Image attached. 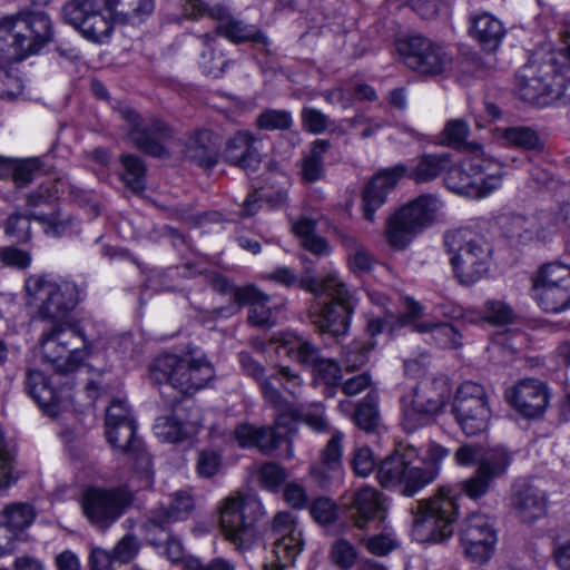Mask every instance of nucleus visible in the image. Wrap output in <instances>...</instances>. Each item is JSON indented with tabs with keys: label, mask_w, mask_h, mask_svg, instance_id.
I'll use <instances>...</instances> for the list:
<instances>
[{
	"label": "nucleus",
	"mask_w": 570,
	"mask_h": 570,
	"mask_svg": "<svg viewBox=\"0 0 570 570\" xmlns=\"http://www.w3.org/2000/svg\"><path fill=\"white\" fill-rule=\"evenodd\" d=\"M124 171L121 180L134 191H140L145 188L146 167L142 160L135 155L124 154L120 157Z\"/></svg>",
	"instance_id": "obj_46"
},
{
	"label": "nucleus",
	"mask_w": 570,
	"mask_h": 570,
	"mask_svg": "<svg viewBox=\"0 0 570 570\" xmlns=\"http://www.w3.org/2000/svg\"><path fill=\"white\" fill-rule=\"evenodd\" d=\"M468 35L484 51H495L504 36L505 28L500 19L488 11H474L469 16Z\"/></svg>",
	"instance_id": "obj_31"
},
{
	"label": "nucleus",
	"mask_w": 570,
	"mask_h": 570,
	"mask_svg": "<svg viewBox=\"0 0 570 570\" xmlns=\"http://www.w3.org/2000/svg\"><path fill=\"white\" fill-rule=\"evenodd\" d=\"M513 508L522 522L532 523L547 512L546 494L534 487L527 485L515 493Z\"/></svg>",
	"instance_id": "obj_36"
},
{
	"label": "nucleus",
	"mask_w": 570,
	"mask_h": 570,
	"mask_svg": "<svg viewBox=\"0 0 570 570\" xmlns=\"http://www.w3.org/2000/svg\"><path fill=\"white\" fill-rule=\"evenodd\" d=\"M452 413L465 435L474 436L487 431L491 409L484 386L471 381L462 383L454 394Z\"/></svg>",
	"instance_id": "obj_15"
},
{
	"label": "nucleus",
	"mask_w": 570,
	"mask_h": 570,
	"mask_svg": "<svg viewBox=\"0 0 570 570\" xmlns=\"http://www.w3.org/2000/svg\"><path fill=\"white\" fill-rule=\"evenodd\" d=\"M504 139L512 146L539 150L543 144L535 130L529 127H510L504 130Z\"/></svg>",
	"instance_id": "obj_52"
},
{
	"label": "nucleus",
	"mask_w": 570,
	"mask_h": 570,
	"mask_svg": "<svg viewBox=\"0 0 570 570\" xmlns=\"http://www.w3.org/2000/svg\"><path fill=\"white\" fill-rule=\"evenodd\" d=\"M276 344L277 353L284 352L302 366L313 370L324 357L320 348L303 336L294 333H279L274 335L269 345Z\"/></svg>",
	"instance_id": "obj_32"
},
{
	"label": "nucleus",
	"mask_w": 570,
	"mask_h": 570,
	"mask_svg": "<svg viewBox=\"0 0 570 570\" xmlns=\"http://www.w3.org/2000/svg\"><path fill=\"white\" fill-rule=\"evenodd\" d=\"M285 416H279L275 426H257L242 423L234 430V439L242 448L257 449L264 454L274 452L282 442H287V433L282 431L285 426Z\"/></svg>",
	"instance_id": "obj_25"
},
{
	"label": "nucleus",
	"mask_w": 570,
	"mask_h": 570,
	"mask_svg": "<svg viewBox=\"0 0 570 570\" xmlns=\"http://www.w3.org/2000/svg\"><path fill=\"white\" fill-rule=\"evenodd\" d=\"M460 537L465 556L479 564L490 560L498 541L491 518L479 512L471 513L463 521Z\"/></svg>",
	"instance_id": "obj_20"
},
{
	"label": "nucleus",
	"mask_w": 570,
	"mask_h": 570,
	"mask_svg": "<svg viewBox=\"0 0 570 570\" xmlns=\"http://www.w3.org/2000/svg\"><path fill=\"white\" fill-rule=\"evenodd\" d=\"M412 535L420 542H442L454 532L458 505L451 489L442 487L413 510Z\"/></svg>",
	"instance_id": "obj_9"
},
{
	"label": "nucleus",
	"mask_w": 570,
	"mask_h": 570,
	"mask_svg": "<svg viewBox=\"0 0 570 570\" xmlns=\"http://www.w3.org/2000/svg\"><path fill=\"white\" fill-rule=\"evenodd\" d=\"M30 218L42 224L45 233L52 237L61 236L69 226L68 222L60 218L58 212L45 215L31 214L30 216L13 213L8 217L4 224L6 235L17 243H27L31 238Z\"/></svg>",
	"instance_id": "obj_28"
},
{
	"label": "nucleus",
	"mask_w": 570,
	"mask_h": 570,
	"mask_svg": "<svg viewBox=\"0 0 570 570\" xmlns=\"http://www.w3.org/2000/svg\"><path fill=\"white\" fill-rule=\"evenodd\" d=\"M313 519L320 524L333 523L338 517V507L330 498L321 497L313 501L309 507Z\"/></svg>",
	"instance_id": "obj_58"
},
{
	"label": "nucleus",
	"mask_w": 570,
	"mask_h": 570,
	"mask_svg": "<svg viewBox=\"0 0 570 570\" xmlns=\"http://www.w3.org/2000/svg\"><path fill=\"white\" fill-rule=\"evenodd\" d=\"M26 389L28 394L41 406L50 409L59 402V394L49 379L38 370L27 373Z\"/></svg>",
	"instance_id": "obj_40"
},
{
	"label": "nucleus",
	"mask_w": 570,
	"mask_h": 570,
	"mask_svg": "<svg viewBox=\"0 0 570 570\" xmlns=\"http://www.w3.org/2000/svg\"><path fill=\"white\" fill-rule=\"evenodd\" d=\"M341 504L352 524L365 530L371 522L379 521L384 524L387 517V507L384 497L376 489L364 487L341 497Z\"/></svg>",
	"instance_id": "obj_21"
},
{
	"label": "nucleus",
	"mask_w": 570,
	"mask_h": 570,
	"mask_svg": "<svg viewBox=\"0 0 570 570\" xmlns=\"http://www.w3.org/2000/svg\"><path fill=\"white\" fill-rule=\"evenodd\" d=\"M453 459L459 466L476 465L475 472L461 482V491L472 500L484 497L495 479L503 476L512 454L504 446L485 448L480 443H466L456 449Z\"/></svg>",
	"instance_id": "obj_5"
},
{
	"label": "nucleus",
	"mask_w": 570,
	"mask_h": 570,
	"mask_svg": "<svg viewBox=\"0 0 570 570\" xmlns=\"http://www.w3.org/2000/svg\"><path fill=\"white\" fill-rule=\"evenodd\" d=\"M450 164L451 156L448 153L424 154L412 168L404 164H397L383 169L368 181L363 190L364 218L371 223L375 220L376 209L384 204L386 195L401 178L407 177L417 184L429 183L445 171Z\"/></svg>",
	"instance_id": "obj_1"
},
{
	"label": "nucleus",
	"mask_w": 570,
	"mask_h": 570,
	"mask_svg": "<svg viewBox=\"0 0 570 570\" xmlns=\"http://www.w3.org/2000/svg\"><path fill=\"white\" fill-rule=\"evenodd\" d=\"M195 507L194 497L188 490H178L170 495L168 507L151 511L146 529L151 537L157 530H166L178 521L186 520Z\"/></svg>",
	"instance_id": "obj_29"
},
{
	"label": "nucleus",
	"mask_w": 570,
	"mask_h": 570,
	"mask_svg": "<svg viewBox=\"0 0 570 570\" xmlns=\"http://www.w3.org/2000/svg\"><path fill=\"white\" fill-rule=\"evenodd\" d=\"M219 138L210 130H197L185 142V156L204 168L216 165Z\"/></svg>",
	"instance_id": "obj_33"
},
{
	"label": "nucleus",
	"mask_w": 570,
	"mask_h": 570,
	"mask_svg": "<svg viewBox=\"0 0 570 570\" xmlns=\"http://www.w3.org/2000/svg\"><path fill=\"white\" fill-rule=\"evenodd\" d=\"M10 179H12L18 187H24L31 183L35 173L39 170V161L35 158L14 159Z\"/></svg>",
	"instance_id": "obj_63"
},
{
	"label": "nucleus",
	"mask_w": 570,
	"mask_h": 570,
	"mask_svg": "<svg viewBox=\"0 0 570 570\" xmlns=\"http://www.w3.org/2000/svg\"><path fill=\"white\" fill-rule=\"evenodd\" d=\"M484 318L494 325H507L514 321L515 314L502 301H488L484 305Z\"/></svg>",
	"instance_id": "obj_59"
},
{
	"label": "nucleus",
	"mask_w": 570,
	"mask_h": 570,
	"mask_svg": "<svg viewBox=\"0 0 570 570\" xmlns=\"http://www.w3.org/2000/svg\"><path fill=\"white\" fill-rule=\"evenodd\" d=\"M257 479L264 489L277 491L286 479L285 470L276 463L269 462L263 464L257 472Z\"/></svg>",
	"instance_id": "obj_57"
},
{
	"label": "nucleus",
	"mask_w": 570,
	"mask_h": 570,
	"mask_svg": "<svg viewBox=\"0 0 570 570\" xmlns=\"http://www.w3.org/2000/svg\"><path fill=\"white\" fill-rule=\"evenodd\" d=\"M503 166L493 159L472 157L459 165L450 164L444 183L456 194L485 197L502 185Z\"/></svg>",
	"instance_id": "obj_11"
},
{
	"label": "nucleus",
	"mask_w": 570,
	"mask_h": 570,
	"mask_svg": "<svg viewBox=\"0 0 570 570\" xmlns=\"http://www.w3.org/2000/svg\"><path fill=\"white\" fill-rule=\"evenodd\" d=\"M293 124L289 111L278 109H267L258 115L256 125L264 130H284Z\"/></svg>",
	"instance_id": "obj_54"
},
{
	"label": "nucleus",
	"mask_w": 570,
	"mask_h": 570,
	"mask_svg": "<svg viewBox=\"0 0 570 570\" xmlns=\"http://www.w3.org/2000/svg\"><path fill=\"white\" fill-rule=\"evenodd\" d=\"M507 401L523 416H540L548 405V391L538 380L528 379L505 391Z\"/></svg>",
	"instance_id": "obj_27"
},
{
	"label": "nucleus",
	"mask_w": 570,
	"mask_h": 570,
	"mask_svg": "<svg viewBox=\"0 0 570 570\" xmlns=\"http://www.w3.org/2000/svg\"><path fill=\"white\" fill-rule=\"evenodd\" d=\"M340 239L347 253L350 268L355 273H367L374 259L365 246L351 234H341Z\"/></svg>",
	"instance_id": "obj_43"
},
{
	"label": "nucleus",
	"mask_w": 570,
	"mask_h": 570,
	"mask_svg": "<svg viewBox=\"0 0 570 570\" xmlns=\"http://www.w3.org/2000/svg\"><path fill=\"white\" fill-rule=\"evenodd\" d=\"M108 9L126 19H140L153 12L154 0H105Z\"/></svg>",
	"instance_id": "obj_48"
},
{
	"label": "nucleus",
	"mask_w": 570,
	"mask_h": 570,
	"mask_svg": "<svg viewBox=\"0 0 570 570\" xmlns=\"http://www.w3.org/2000/svg\"><path fill=\"white\" fill-rule=\"evenodd\" d=\"M120 115L130 125L128 138L136 148L154 157L168 155L163 140L169 137V129L164 122L155 119L145 124L129 107L120 109Z\"/></svg>",
	"instance_id": "obj_23"
},
{
	"label": "nucleus",
	"mask_w": 570,
	"mask_h": 570,
	"mask_svg": "<svg viewBox=\"0 0 570 570\" xmlns=\"http://www.w3.org/2000/svg\"><path fill=\"white\" fill-rule=\"evenodd\" d=\"M62 17L94 42L105 41L112 30V22L101 13L98 0H69L62 7Z\"/></svg>",
	"instance_id": "obj_19"
},
{
	"label": "nucleus",
	"mask_w": 570,
	"mask_h": 570,
	"mask_svg": "<svg viewBox=\"0 0 570 570\" xmlns=\"http://www.w3.org/2000/svg\"><path fill=\"white\" fill-rule=\"evenodd\" d=\"M1 515L3 518L2 524L10 531H22L29 528L36 518L32 505L22 502L7 505Z\"/></svg>",
	"instance_id": "obj_45"
},
{
	"label": "nucleus",
	"mask_w": 570,
	"mask_h": 570,
	"mask_svg": "<svg viewBox=\"0 0 570 570\" xmlns=\"http://www.w3.org/2000/svg\"><path fill=\"white\" fill-rule=\"evenodd\" d=\"M301 117L303 127L315 135L324 132L330 125L328 116L316 108L304 107Z\"/></svg>",
	"instance_id": "obj_64"
},
{
	"label": "nucleus",
	"mask_w": 570,
	"mask_h": 570,
	"mask_svg": "<svg viewBox=\"0 0 570 570\" xmlns=\"http://www.w3.org/2000/svg\"><path fill=\"white\" fill-rule=\"evenodd\" d=\"M375 346L374 342L354 341L343 347L342 361L347 370H356L368 360V352Z\"/></svg>",
	"instance_id": "obj_53"
},
{
	"label": "nucleus",
	"mask_w": 570,
	"mask_h": 570,
	"mask_svg": "<svg viewBox=\"0 0 570 570\" xmlns=\"http://www.w3.org/2000/svg\"><path fill=\"white\" fill-rule=\"evenodd\" d=\"M331 142L316 139L311 144L308 153L301 160V179L306 184L318 181L324 176V156L330 150Z\"/></svg>",
	"instance_id": "obj_39"
},
{
	"label": "nucleus",
	"mask_w": 570,
	"mask_h": 570,
	"mask_svg": "<svg viewBox=\"0 0 570 570\" xmlns=\"http://www.w3.org/2000/svg\"><path fill=\"white\" fill-rule=\"evenodd\" d=\"M401 403L403 426L410 432L425 425L438 414L433 407L429 406L428 399L417 385L402 396Z\"/></svg>",
	"instance_id": "obj_34"
},
{
	"label": "nucleus",
	"mask_w": 570,
	"mask_h": 570,
	"mask_svg": "<svg viewBox=\"0 0 570 570\" xmlns=\"http://www.w3.org/2000/svg\"><path fill=\"white\" fill-rule=\"evenodd\" d=\"M416 449L407 446L403 453L396 451L387 456L377 470V479L384 488L402 487V494L413 497L438 478V469L411 466Z\"/></svg>",
	"instance_id": "obj_14"
},
{
	"label": "nucleus",
	"mask_w": 570,
	"mask_h": 570,
	"mask_svg": "<svg viewBox=\"0 0 570 570\" xmlns=\"http://www.w3.org/2000/svg\"><path fill=\"white\" fill-rule=\"evenodd\" d=\"M26 292L27 305L37 308L40 318L55 323L72 321L68 314L78 304L79 292L76 284L32 275L26 281Z\"/></svg>",
	"instance_id": "obj_10"
},
{
	"label": "nucleus",
	"mask_w": 570,
	"mask_h": 570,
	"mask_svg": "<svg viewBox=\"0 0 570 570\" xmlns=\"http://www.w3.org/2000/svg\"><path fill=\"white\" fill-rule=\"evenodd\" d=\"M269 296L254 285L234 289V303L217 311L219 316L228 317L238 313L242 305L249 306L248 321L255 326H273L275 312L267 306Z\"/></svg>",
	"instance_id": "obj_24"
},
{
	"label": "nucleus",
	"mask_w": 570,
	"mask_h": 570,
	"mask_svg": "<svg viewBox=\"0 0 570 570\" xmlns=\"http://www.w3.org/2000/svg\"><path fill=\"white\" fill-rule=\"evenodd\" d=\"M200 39L203 40L206 50L202 52L199 63L205 73L217 78L222 75L227 61H225L222 57L214 56V50L217 45L216 36L205 33L200 37Z\"/></svg>",
	"instance_id": "obj_49"
},
{
	"label": "nucleus",
	"mask_w": 570,
	"mask_h": 570,
	"mask_svg": "<svg viewBox=\"0 0 570 570\" xmlns=\"http://www.w3.org/2000/svg\"><path fill=\"white\" fill-rule=\"evenodd\" d=\"M150 375L158 383L166 382L184 394H193L205 387L214 379L215 372L203 357L166 354L153 362Z\"/></svg>",
	"instance_id": "obj_12"
},
{
	"label": "nucleus",
	"mask_w": 570,
	"mask_h": 570,
	"mask_svg": "<svg viewBox=\"0 0 570 570\" xmlns=\"http://www.w3.org/2000/svg\"><path fill=\"white\" fill-rule=\"evenodd\" d=\"M377 402V394L370 392L364 401L358 404L354 420L361 429L372 431L376 428L380 419Z\"/></svg>",
	"instance_id": "obj_50"
},
{
	"label": "nucleus",
	"mask_w": 570,
	"mask_h": 570,
	"mask_svg": "<svg viewBox=\"0 0 570 570\" xmlns=\"http://www.w3.org/2000/svg\"><path fill=\"white\" fill-rule=\"evenodd\" d=\"M301 286L317 297H331V302L324 304L321 313L314 317L316 327L333 336L344 335L357 303L355 292L350 291L336 273H330L323 278L306 275L301 279Z\"/></svg>",
	"instance_id": "obj_4"
},
{
	"label": "nucleus",
	"mask_w": 570,
	"mask_h": 570,
	"mask_svg": "<svg viewBox=\"0 0 570 570\" xmlns=\"http://www.w3.org/2000/svg\"><path fill=\"white\" fill-rule=\"evenodd\" d=\"M121 423H136L131 416L130 409L125 400L115 399L110 403L106 412V433L115 442V426Z\"/></svg>",
	"instance_id": "obj_51"
},
{
	"label": "nucleus",
	"mask_w": 570,
	"mask_h": 570,
	"mask_svg": "<svg viewBox=\"0 0 570 570\" xmlns=\"http://www.w3.org/2000/svg\"><path fill=\"white\" fill-rule=\"evenodd\" d=\"M413 331L421 334H430L431 338L444 348H455L461 345V334L448 323H415L413 324Z\"/></svg>",
	"instance_id": "obj_42"
},
{
	"label": "nucleus",
	"mask_w": 570,
	"mask_h": 570,
	"mask_svg": "<svg viewBox=\"0 0 570 570\" xmlns=\"http://www.w3.org/2000/svg\"><path fill=\"white\" fill-rule=\"evenodd\" d=\"M262 514V503L253 495H228L219 510V524L225 538L238 549H247L255 540V522Z\"/></svg>",
	"instance_id": "obj_13"
},
{
	"label": "nucleus",
	"mask_w": 570,
	"mask_h": 570,
	"mask_svg": "<svg viewBox=\"0 0 570 570\" xmlns=\"http://www.w3.org/2000/svg\"><path fill=\"white\" fill-rule=\"evenodd\" d=\"M259 139L246 130L237 131L230 137L224 150V159L244 170L255 171L258 169L262 158L257 145Z\"/></svg>",
	"instance_id": "obj_30"
},
{
	"label": "nucleus",
	"mask_w": 570,
	"mask_h": 570,
	"mask_svg": "<svg viewBox=\"0 0 570 570\" xmlns=\"http://www.w3.org/2000/svg\"><path fill=\"white\" fill-rule=\"evenodd\" d=\"M553 57L535 53L515 75V92L524 101L538 106L570 104V78L554 69Z\"/></svg>",
	"instance_id": "obj_2"
},
{
	"label": "nucleus",
	"mask_w": 570,
	"mask_h": 570,
	"mask_svg": "<svg viewBox=\"0 0 570 570\" xmlns=\"http://www.w3.org/2000/svg\"><path fill=\"white\" fill-rule=\"evenodd\" d=\"M273 560L265 564V570H286L303 550V530L294 514L278 512L273 520Z\"/></svg>",
	"instance_id": "obj_18"
},
{
	"label": "nucleus",
	"mask_w": 570,
	"mask_h": 570,
	"mask_svg": "<svg viewBox=\"0 0 570 570\" xmlns=\"http://www.w3.org/2000/svg\"><path fill=\"white\" fill-rule=\"evenodd\" d=\"M131 500V492L126 487H91L82 493L81 509L92 525L107 529L120 518Z\"/></svg>",
	"instance_id": "obj_16"
},
{
	"label": "nucleus",
	"mask_w": 570,
	"mask_h": 570,
	"mask_svg": "<svg viewBox=\"0 0 570 570\" xmlns=\"http://www.w3.org/2000/svg\"><path fill=\"white\" fill-rule=\"evenodd\" d=\"M199 428V420L183 423L181 416L175 414L157 417L154 424V433L163 442L176 443L196 434Z\"/></svg>",
	"instance_id": "obj_38"
},
{
	"label": "nucleus",
	"mask_w": 570,
	"mask_h": 570,
	"mask_svg": "<svg viewBox=\"0 0 570 570\" xmlns=\"http://www.w3.org/2000/svg\"><path fill=\"white\" fill-rule=\"evenodd\" d=\"M331 559L342 570H348L355 564L357 552L350 541L338 539L332 546Z\"/></svg>",
	"instance_id": "obj_56"
},
{
	"label": "nucleus",
	"mask_w": 570,
	"mask_h": 570,
	"mask_svg": "<svg viewBox=\"0 0 570 570\" xmlns=\"http://www.w3.org/2000/svg\"><path fill=\"white\" fill-rule=\"evenodd\" d=\"M342 440L343 433L340 431H334L324 450L322 451L321 462L318 464H314L311 468L313 476L322 485H326L328 483L332 478L330 474L331 472H338L343 453Z\"/></svg>",
	"instance_id": "obj_37"
},
{
	"label": "nucleus",
	"mask_w": 570,
	"mask_h": 570,
	"mask_svg": "<svg viewBox=\"0 0 570 570\" xmlns=\"http://www.w3.org/2000/svg\"><path fill=\"white\" fill-rule=\"evenodd\" d=\"M22 89L23 83L17 70L0 68V98L13 99L22 92Z\"/></svg>",
	"instance_id": "obj_61"
},
{
	"label": "nucleus",
	"mask_w": 570,
	"mask_h": 570,
	"mask_svg": "<svg viewBox=\"0 0 570 570\" xmlns=\"http://www.w3.org/2000/svg\"><path fill=\"white\" fill-rule=\"evenodd\" d=\"M115 436L112 441L106 433L108 443L120 453L130 456L134 460L137 473L141 475L142 487H149L153 483L151 458L146 452L141 441L136 436V423H121L115 426Z\"/></svg>",
	"instance_id": "obj_26"
},
{
	"label": "nucleus",
	"mask_w": 570,
	"mask_h": 570,
	"mask_svg": "<svg viewBox=\"0 0 570 570\" xmlns=\"http://www.w3.org/2000/svg\"><path fill=\"white\" fill-rule=\"evenodd\" d=\"M417 387L428 399V404L439 413L452 393L450 380L445 375L426 377L417 383Z\"/></svg>",
	"instance_id": "obj_41"
},
{
	"label": "nucleus",
	"mask_w": 570,
	"mask_h": 570,
	"mask_svg": "<svg viewBox=\"0 0 570 570\" xmlns=\"http://www.w3.org/2000/svg\"><path fill=\"white\" fill-rule=\"evenodd\" d=\"M469 125L463 119H452L446 122L442 136L444 144L450 147L460 148L469 136Z\"/></svg>",
	"instance_id": "obj_60"
},
{
	"label": "nucleus",
	"mask_w": 570,
	"mask_h": 570,
	"mask_svg": "<svg viewBox=\"0 0 570 570\" xmlns=\"http://www.w3.org/2000/svg\"><path fill=\"white\" fill-rule=\"evenodd\" d=\"M222 454L216 450H202L196 463L197 473L203 478L214 476L220 469Z\"/></svg>",
	"instance_id": "obj_62"
},
{
	"label": "nucleus",
	"mask_w": 570,
	"mask_h": 570,
	"mask_svg": "<svg viewBox=\"0 0 570 570\" xmlns=\"http://www.w3.org/2000/svg\"><path fill=\"white\" fill-rule=\"evenodd\" d=\"M68 186V183L62 178L47 180L46 183L41 184L37 190L28 195L27 204L28 206L35 208L50 204L62 196L66 193Z\"/></svg>",
	"instance_id": "obj_47"
},
{
	"label": "nucleus",
	"mask_w": 570,
	"mask_h": 570,
	"mask_svg": "<svg viewBox=\"0 0 570 570\" xmlns=\"http://www.w3.org/2000/svg\"><path fill=\"white\" fill-rule=\"evenodd\" d=\"M533 296L548 313H560L570 307V267L548 264L533 282Z\"/></svg>",
	"instance_id": "obj_17"
},
{
	"label": "nucleus",
	"mask_w": 570,
	"mask_h": 570,
	"mask_svg": "<svg viewBox=\"0 0 570 570\" xmlns=\"http://www.w3.org/2000/svg\"><path fill=\"white\" fill-rule=\"evenodd\" d=\"M444 245L461 284H475L487 274L492 249L483 236L469 228H461L446 233Z\"/></svg>",
	"instance_id": "obj_8"
},
{
	"label": "nucleus",
	"mask_w": 570,
	"mask_h": 570,
	"mask_svg": "<svg viewBox=\"0 0 570 570\" xmlns=\"http://www.w3.org/2000/svg\"><path fill=\"white\" fill-rule=\"evenodd\" d=\"M402 52L405 65L423 75L444 73L452 65V56L445 48L421 36L411 37Z\"/></svg>",
	"instance_id": "obj_22"
},
{
	"label": "nucleus",
	"mask_w": 570,
	"mask_h": 570,
	"mask_svg": "<svg viewBox=\"0 0 570 570\" xmlns=\"http://www.w3.org/2000/svg\"><path fill=\"white\" fill-rule=\"evenodd\" d=\"M216 33L224 36L232 42L261 41L262 33L254 24H247L243 20L232 17L222 24L216 26Z\"/></svg>",
	"instance_id": "obj_44"
},
{
	"label": "nucleus",
	"mask_w": 570,
	"mask_h": 570,
	"mask_svg": "<svg viewBox=\"0 0 570 570\" xmlns=\"http://www.w3.org/2000/svg\"><path fill=\"white\" fill-rule=\"evenodd\" d=\"M52 24L43 11H20L0 19V53L21 61L52 40Z\"/></svg>",
	"instance_id": "obj_3"
},
{
	"label": "nucleus",
	"mask_w": 570,
	"mask_h": 570,
	"mask_svg": "<svg viewBox=\"0 0 570 570\" xmlns=\"http://www.w3.org/2000/svg\"><path fill=\"white\" fill-rule=\"evenodd\" d=\"M497 225L502 234L519 244H527L537 238V222L530 216L504 209L497 216Z\"/></svg>",
	"instance_id": "obj_35"
},
{
	"label": "nucleus",
	"mask_w": 570,
	"mask_h": 570,
	"mask_svg": "<svg viewBox=\"0 0 570 570\" xmlns=\"http://www.w3.org/2000/svg\"><path fill=\"white\" fill-rule=\"evenodd\" d=\"M42 357L57 372L76 371L89 356L91 343L75 321L53 323L40 338Z\"/></svg>",
	"instance_id": "obj_6"
},
{
	"label": "nucleus",
	"mask_w": 570,
	"mask_h": 570,
	"mask_svg": "<svg viewBox=\"0 0 570 570\" xmlns=\"http://www.w3.org/2000/svg\"><path fill=\"white\" fill-rule=\"evenodd\" d=\"M559 49L549 50L543 52L546 57H553L556 59L553 67L559 75L564 78H570V32L563 31L560 33Z\"/></svg>",
	"instance_id": "obj_55"
},
{
	"label": "nucleus",
	"mask_w": 570,
	"mask_h": 570,
	"mask_svg": "<svg viewBox=\"0 0 570 570\" xmlns=\"http://www.w3.org/2000/svg\"><path fill=\"white\" fill-rule=\"evenodd\" d=\"M443 206L436 195L423 194L399 208L386 219L387 244L396 250L405 249L417 234L442 216Z\"/></svg>",
	"instance_id": "obj_7"
}]
</instances>
